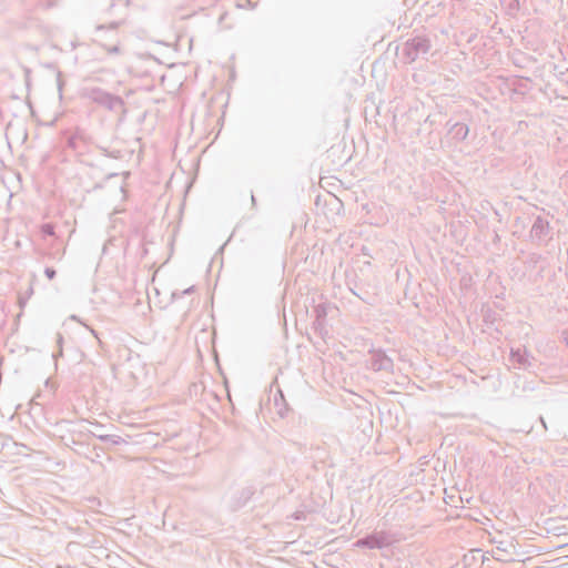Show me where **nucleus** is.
I'll use <instances>...</instances> for the list:
<instances>
[{
  "label": "nucleus",
  "instance_id": "9d476101",
  "mask_svg": "<svg viewBox=\"0 0 568 568\" xmlns=\"http://www.w3.org/2000/svg\"><path fill=\"white\" fill-rule=\"evenodd\" d=\"M449 133L453 135L454 140L458 142L464 141L469 133V128L465 123L456 122L450 125Z\"/></svg>",
  "mask_w": 568,
  "mask_h": 568
},
{
  "label": "nucleus",
  "instance_id": "9b49d317",
  "mask_svg": "<svg viewBox=\"0 0 568 568\" xmlns=\"http://www.w3.org/2000/svg\"><path fill=\"white\" fill-rule=\"evenodd\" d=\"M82 544L89 548L97 549L103 551V545L100 540L91 539L92 535H81Z\"/></svg>",
  "mask_w": 568,
  "mask_h": 568
},
{
  "label": "nucleus",
  "instance_id": "4be33fe9",
  "mask_svg": "<svg viewBox=\"0 0 568 568\" xmlns=\"http://www.w3.org/2000/svg\"><path fill=\"white\" fill-rule=\"evenodd\" d=\"M61 75H62L61 72H58L57 83H58V89H59L60 95L62 94V87H63Z\"/></svg>",
  "mask_w": 568,
  "mask_h": 568
},
{
  "label": "nucleus",
  "instance_id": "20e7f679",
  "mask_svg": "<svg viewBox=\"0 0 568 568\" xmlns=\"http://www.w3.org/2000/svg\"><path fill=\"white\" fill-rule=\"evenodd\" d=\"M254 495L250 486L231 488L224 496V505L231 511L243 508Z\"/></svg>",
  "mask_w": 568,
  "mask_h": 568
},
{
  "label": "nucleus",
  "instance_id": "cd10ccee",
  "mask_svg": "<svg viewBox=\"0 0 568 568\" xmlns=\"http://www.w3.org/2000/svg\"><path fill=\"white\" fill-rule=\"evenodd\" d=\"M251 199H252V203H253V205H254V204H255V202H256V201H255V196L252 194V195H251Z\"/></svg>",
  "mask_w": 568,
  "mask_h": 568
},
{
  "label": "nucleus",
  "instance_id": "1a4fd4ad",
  "mask_svg": "<svg viewBox=\"0 0 568 568\" xmlns=\"http://www.w3.org/2000/svg\"><path fill=\"white\" fill-rule=\"evenodd\" d=\"M85 143L84 132L80 129H77L67 139V146L75 153L83 152V144Z\"/></svg>",
  "mask_w": 568,
  "mask_h": 568
},
{
  "label": "nucleus",
  "instance_id": "f8f14e48",
  "mask_svg": "<svg viewBox=\"0 0 568 568\" xmlns=\"http://www.w3.org/2000/svg\"><path fill=\"white\" fill-rule=\"evenodd\" d=\"M315 317L325 320L327 316V306L326 304H318L314 307Z\"/></svg>",
  "mask_w": 568,
  "mask_h": 568
},
{
  "label": "nucleus",
  "instance_id": "423d86ee",
  "mask_svg": "<svg viewBox=\"0 0 568 568\" xmlns=\"http://www.w3.org/2000/svg\"><path fill=\"white\" fill-rule=\"evenodd\" d=\"M369 367L374 372H387L392 373L394 369L393 359L382 348L369 349Z\"/></svg>",
  "mask_w": 568,
  "mask_h": 568
},
{
  "label": "nucleus",
  "instance_id": "2eb2a0df",
  "mask_svg": "<svg viewBox=\"0 0 568 568\" xmlns=\"http://www.w3.org/2000/svg\"><path fill=\"white\" fill-rule=\"evenodd\" d=\"M57 344L59 346V352H58V354H53V358H57L58 356H62L63 336L60 333L57 334Z\"/></svg>",
  "mask_w": 568,
  "mask_h": 568
},
{
  "label": "nucleus",
  "instance_id": "c85d7f7f",
  "mask_svg": "<svg viewBox=\"0 0 568 568\" xmlns=\"http://www.w3.org/2000/svg\"><path fill=\"white\" fill-rule=\"evenodd\" d=\"M540 420H541V423H542L544 427H546V422H544V419H542V418H540Z\"/></svg>",
  "mask_w": 568,
  "mask_h": 568
},
{
  "label": "nucleus",
  "instance_id": "4468645a",
  "mask_svg": "<svg viewBox=\"0 0 568 568\" xmlns=\"http://www.w3.org/2000/svg\"><path fill=\"white\" fill-rule=\"evenodd\" d=\"M123 442H124L123 438L118 435H104V443L120 445Z\"/></svg>",
  "mask_w": 568,
  "mask_h": 568
},
{
  "label": "nucleus",
  "instance_id": "aec40b11",
  "mask_svg": "<svg viewBox=\"0 0 568 568\" xmlns=\"http://www.w3.org/2000/svg\"><path fill=\"white\" fill-rule=\"evenodd\" d=\"M42 231L47 235H53L54 234V229H53V226L51 224H44L42 226Z\"/></svg>",
  "mask_w": 568,
  "mask_h": 568
},
{
  "label": "nucleus",
  "instance_id": "f257e3e1",
  "mask_svg": "<svg viewBox=\"0 0 568 568\" xmlns=\"http://www.w3.org/2000/svg\"><path fill=\"white\" fill-rule=\"evenodd\" d=\"M80 97L112 112L122 110L124 106V100L121 97L112 94L99 87L82 88Z\"/></svg>",
  "mask_w": 568,
  "mask_h": 568
},
{
  "label": "nucleus",
  "instance_id": "0eeeda50",
  "mask_svg": "<svg viewBox=\"0 0 568 568\" xmlns=\"http://www.w3.org/2000/svg\"><path fill=\"white\" fill-rule=\"evenodd\" d=\"M530 239L538 243H545L550 239V225L547 219L540 215L535 217L530 229Z\"/></svg>",
  "mask_w": 568,
  "mask_h": 568
},
{
  "label": "nucleus",
  "instance_id": "dca6fc26",
  "mask_svg": "<svg viewBox=\"0 0 568 568\" xmlns=\"http://www.w3.org/2000/svg\"><path fill=\"white\" fill-rule=\"evenodd\" d=\"M193 291H194V286H190V287L185 288L182 292H173L172 293V298H176V297H181V296L186 295V294H191Z\"/></svg>",
  "mask_w": 568,
  "mask_h": 568
},
{
  "label": "nucleus",
  "instance_id": "f3484780",
  "mask_svg": "<svg viewBox=\"0 0 568 568\" xmlns=\"http://www.w3.org/2000/svg\"><path fill=\"white\" fill-rule=\"evenodd\" d=\"M325 320L315 317L313 326L316 331H322L324 327Z\"/></svg>",
  "mask_w": 568,
  "mask_h": 568
},
{
  "label": "nucleus",
  "instance_id": "393cba45",
  "mask_svg": "<svg viewBox=\"0 0 568 568\" xmlns=\"http://www.w3.org/2000/svg\"><path fill=\"white\" fill-rule=\"evenodd\" d=\"M101 442L104 443V435H95Z\"/></svg>",
  "mask_w": 568,
  "mask_h": 568
},
{
  "label": "nucleus",
  "instance_id": "b1692460",
  "mask_svg": "<svg viewBox=\"0 0 568 568\" xmlns=\"http://www.w3.org/2000/svg\"><path fill=\"white\" fill-rule=\"evenodd\" d=\"M283 548H285V546L284 545H280L277 548H270V549H266V551H280Z\"/></svg>",
  "mask_w": 568,
  "mask_h": 568
},
{
  "label": "nucleus",
  "instance_id": "6e6552de",
  "mask_svg": "<svg viewBox=\"0 0 568 568\" xmlns=\"http://www.w3.org/2000/svg\"><path fill=\"white\" fill-rule=\"evenodd\" d=\"M510 359L517 363L519 368L528 369L535 358L526 348L518 347L510 349Z\"/></svg>",
  "mask_w": 568,
  "mask_h": 568
},
{
  "label": "nucleus",
  "instance_id": "412c9836",
  "mask_svg": "<svg viewBox=\"0 0 568 568\" xmlns=\"http://www.w3.org/2000/svg\"><path fill=\"white\" fill-rule=\"evenodd\" d=\"M104 48L109 54H115V53L120 52V48L118 45L104 47Z\"/></svg>",
  "mask_w": 568,
  "mask_h": 568
},
{
  "label": "nucleus",
  "instance_id": "39448f33",
  "mask_svg": "<svg viewBox=\"0 0 568 568\" xmlns=\"http://www.w3.org/2000/svg\"><path fill=\"white\" fill-rule=\"evenodd\" d=\"M394 536L395 535H366L364 538L354 542V546L368 549H383L398 541Z\"/></svg>",
  "mask_w": 568,
  "mask_h": 568
},
{
  "label": "nucleus",
  "instance_id": "5701e85b",
  "mask_svg": "<svg viewBox=\"0 0 568 568\" xmlns=\"http://www.w3.org/2000/svg\"><path fill=\"white\" fill-rule=\"evenodd\" d=\"M557 548L558 549H567L568 550V541H565L564 544L558 545ZM566 557H568V554L566 555Z\"/></svg>",
  "mask_w": 568,
  "mask_h": 568
},
{
  "label": "nucleus",
  "instance_id": "6ab92c4d",
  "mask_svg": "<svg viewBox=\"0 0 568 568\" xmlns=\"http://www.w3.org/2000/svg\"><path fill=\"white\" fill-rule=\"evenodd\" d=\"M118 27H119V22H111L109 26L101 24L97 29L98 30H104V29L115 30Z\"/></svg>",
  "mask_w": 568,
  "mask_h": 568
},
{
  "label": "nucleus",
  "instance_id": "bb28decb",
  "mask_svg": "<svg viewBox=\"0 0 568 568\" xmlns=\"http://www.w3.org/2000/svg\"><path fill=\"white\" fill-rule=\"evenodd\" d=\"M90 332L98 338V333L93 328H90Z\"/></svg>",
  "mask_w": 568,
  "mask_h": 568
},
{
  "label": "nucleus",
  "instance_id": "ddd939ff",
  "mask_svg": "<svg viewBox=\"0 0 568 568\" xmlns=\"http://www.w3.org/2000/svg\"><path fill=\"white\" fill-rule=\"evenodd\" d=\"M274 400H275V405L278 407V414L281 416H283L284 413H283V408L281 407V405H283V407L286 408V403H285L284 395L281 390H278L277 395H275Z\"/></svg>",
  "mask_w": 568,
  "mask_h": 568
},
{
  "label": "nucleus",
  "instance_id": "f03ea898",
  "mask_svg": "<svg viewBox=\"0 0 568 568\" xmlns=\"http://www.w3.org/2000/svg\"><path fill=\"white\" fill-rule=\"evenodd\" d=\"M490 542L494 545L491 555L499 561H513L519 555L517 542L510 535H490Z\"/></svg>",
  "mask_w": 568,
  "mask_h": 568
},
{
  "label": "nucleus",
  "instance_id": "7ed1b4c3",
  "mask_svg": "<svg viewBox=\"0 0 568 568\" xmlns=\"http://www.w3.org/2000/svg\"><path fill=\"white\" fill-rule=\"evenodd\" d=\"M430 47V40L426 36H415L406 40L402 53L405 60L412 63L428 53Z\"/></svg>",
  "mask_w": 568,
  "mask_h": 568
},
{
  "label": "nucleus",
  "instance_id": "a211bd4d",
  "mask_svg": "<svg viewBox=\"0 0 568 568\" xmlns=\"http://www.w3.org/2000/svg\"><path fill=\"white\" fill-rule=\"evenodd\" d=\"M44 274L49 280H53L55 277L57 272L52 267H45Z\"/></svg>",
  "mask_w": 568,
  "mask_h": 568
},
{
  "label": "nucleus",
  "instance_id": "a878e982",
  "mask_svg": "<svg viewBox=\"0 0 568 568\" xmlns=\"http://www.w3.org/2000/svg\"><path fill=\"white\" fill-rule=\"evenodd\" d=\"M70 320H72V321H79V318H78V316H77V315H71V316H70Z\"/></svg>",
  "mask_w": 568,
  "mask_h": 568
}]
</instances>
